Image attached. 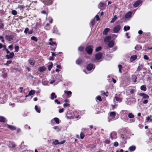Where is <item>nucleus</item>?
<instances>
[{"label":"nucleus","instance_id":"obj_1","mask_svg":"<svg viewBox=\"0 0 152 152\" xmlns=\"http://www.w3.org/2000/svg\"><path fill=\"white\" fill-rule=\"evenodd\" d=\"M128 117L129 118H130V119L129 120L127 118H124L123 119L124 121L128 123H133L135 121V119L133 118L134 117V116L132 113H129L128 114Z\"/></svg>","mask_w":152,"mask_h":152},{"label":"nucleus","instance_id":"obj_2","mask_svg":"<svg viewBox=\"0 0 152 152\" xmlns=\"http://www.w3.org/2000/svg\"><path fill=\"white\" fill-rule=\"evenodd\" d=\"M93 48V47L92 45L88 46L86 48V51L88 54H91L92 53Z\"/></svg>","mask_w":152,"mask_h":152},{"label":"nucleus","instance_id":"obj_3","mask_svg":"<svg viewBox=\"0 0 152 152\" xmlns=\"http://www.w3.org/2000/svg\"><path fill=\"white\" fill-rule=\"evenodd\" d=\"M146 78L147 81L152 84V74L148 73V75L146 76Z\"/></svg>","mask_w":152,"mask_h":152},{"label":"nucleus","instance_id":"obj_4","mask_svg":"<svg viewBox=\"0 0 152 152\" xmlns=\"http://www.w3.org/2000/svg\"><path fill=\"white\" fill-rule=\"evenodd\" d=\"M43 2L45 5H50L53 3V0H42Z\"/></svg>","mask_w":152,"mask_h":152},{"label":"nucleus","instance_id":"obj_5","mask_svg":"<svg viewBox=\"0 0 152 152\" xmlns=\"http://www.w3.org/2000/svg\"><path fill=\"white\" fill-rule=\"evenodd\" d=\"M121 28V26L119 25L115 26L113 29V31L114 33H117L120 30Z\"/></svg>","mask_w":152,"mask_h":152},{"label":"nucleus","instance_id":"obj_6","mask_svg":"<svg viewBox=\"0 0 152 152\" xmlns=\"http://www.w3.org/2000/svg\"><path fill=\"white\" fill-rule=\"evenodd\" d=\"M102 57V53H98L95 55V58L96 60H99L101 59Z\"/></svg>","mask_w":152,"mask_h":152},{"label":"nucleus","instance_id":"obj_7","mask_svg":"<svg viewBox=\"0 0 152 152\" xmlns=\"http://www.w3.org/2000/svg\"><path fill=\"white\" fill-rule=\"evenodd\" d=\"M136 102V99H134L133 100H132L130 99H128L127 100L126 103L127 105H130L131 104L135 103Z\"/></svg>","mask_w":152,"mask_h":152},{"label":"nucleus","instance_id":"obj_8","mask_svg":"<svg viewBox=\"0 0 152 152\" xmlns=\"http://www.w3.org/2000/svg\"><path fill=\"white\" fill-rule=\"evenodd\" d=\"M95 67V66L92 64H88L87 67V69L88 71L91 70L92 69H94Z\"/></svg>","mask_w":152,"mask_h":152},{"label":"nucleus","instance_id":"obj_9","mask_svg":"<svg viewBox=\"0 0 152 152\" xmlns=\"http://www.w3.org/2000/svg\"><path fill=\"white\" fill-rule=\"evenodd\" d=\"M14 36L13 35H6L5 36V38L8 41H10L12 40Z\"/></svg>","mask_w":152,"mask_h":152},{"label":"nucleus","instance_id":"obj_10","mask_svg":"<svg viewBox=\"0 0 152 152\" xmlns=\"http://www.w3.org/2000/svg\"><path fill=\"white\" fill-rule=\"evenodd\" d=\"M9 147L10 148H13L16 147V145L14 142L10 141L8 144Z\"/></svg>","mask_w":152,"mask_h":152},{"label":"nucleus","instance_id":"obj_11","mask_svg":"<svg viewBox=\"0 0 152 152\" xmlns=\"http://www.w3.org/2000/svg\"><path fill=\"white\" fill-rule=\"evenodd\" d=\"M142 1L140 0L137 1L133 4V6L134 7H138L141 3Z\"/></svg>","mask_w":152,"mask_h":152},{"label":"nucleus","instance_id":"obj_12","mask_svg":"<svg viewBox=\"0 0 152 152\" xmlns=\"http://www.w3.org/2000/svg\"><path fill=\"white\" fill-rule=\"evenodd\" d=\"M139 94L140 96H142L144 99H148L149 98V96L148 95L144 93H140Z\"/></svg>","mask_w":152,"mask_h":152},{"label":"nucleus","instance_id":"obj_13","mask_svg":"<svg viewBox=\"0 0 152 152\" xmlns=\"http://www.w3.org/2000/svg\"><path fill=\"white\" fill-rule=\"evenodd\" d=\"M14 53L13 52H11L9 55H6V57L7 59H9L12 58L14 56Z\"/></svg>","mask_w":152,"mask_h":152},{"label":"nucleus","instance_id":"obj_14","mask_svg":"<svg viewBox=\"0 0 152 152\" xmlns=\"http://www.w3.org/2000/svg\"><path fill=\"white\" fill-rule=\"evenodd\" d=\"M132 14V12L131 11L129 12H127L125 15V18L128 19L129 18H131V15Z\"/></svg>","mask_w":152,"mask_h":152},{"label":"nucleus","instance_id":"obj_15","mask_svg":"<svg viewBox=\"0 0 152 152\" xmlns=\"http://www.w3.org/2000/svg\"><path fill=\"white\" fill-rule=\"evenodd\" d=\"M35 93V91L34 90H31L29 91L28 94L25 96V97L26 98L28 96H29L31 95H34Z\"/></svg>","mask_w":152,"mask_h":152},{"label":"nucleus","instance_id":"obj_16","mask_svg":"<svg viewBox=\"0 0 152 152\" xmlns=\"http://www.w3.org/2000/svg\"><path fill=\"white\" fill-rule=\"evenodd\" d=\"M117 134L115 132H113L111 133L110 134V137L112 140L114 138H115Z\"/></svg>","mask_w":152,"mask_h":152},{"label":"nucleus","instance_id":"obj_17","mask_svg":"<svg viewBox=\"0 0 152 152\" xmlns=\"http://www.w3.org/2000/svg\"><path fill=\"white\" fill-rule=\"evenodd\" d=\"M46 70L45 67L43 66L39 68L38 70L40 72H42Z\"/></svg>","mask_w":152,"mask_h":152},{"label":"nucleus","instance_id":"obj_18","mask_svg":"<svg viewBox=\"0 0 152 152\" xmlns=\"http://www.w3.org/2000/svg\"><path fill=\"white\" fill-rule=\"evenodd\" d=\"M64 92L67 95V96L68 97H71L72 93L70 91H64Z\"/></svg>","mask_w":152,"mask_h":152},{"label":"nucleus","instance_id":"obj_19","mask_svg":"<svg viewBox=\"0 0 152 152\" xmlns=\"http://www.w3.org/2000/svg\"><path fill=\"white\" fill-rule=\"evenodd\" d=\"M136 148L135 146L134 145H132L129 147V149L130 151H133L135 150Z\"/></svg>","mask_w":152,"mask_h":152},{"label":"nucleus","instance_id":"obj_20","mask_svg":"<svg viewBox=\"0 0 152 152\" xmlns=\"http://www.w3.org/2000/svg\"><path fill=\"white\" fill-rule=\"evenodd\" d=\"M114 44V42L113 41H110L109 42V43L108 44V46L110 48H111V47H112L113 46Z\"/></svg>","mask_w":152,"mask_h":152},{"label":"nucleus","instance_id":"obj_21","mask_svg":"<svg viewBox=\"0 0 152 152\" xmlns=\"http://www.w3.org/2000/svg\"><path fill=\"white\" fill-rule=\"evenodd\" d=\"M137 58V56L136 55L132 56L130 58V61H133L135 60Z\"/></svg>","mask_w":152,"mask_h":152},{"label":"nucleus","instance_id":"obj_22","mask_svg":"<svg viewBox=\"0 0 152 152\" xmlns=\"http://www.w3.org/2000/svg\"><path fill=\"white\" fill-rule=\"evenodd\" d=\"M104 3L101 2L98 5V7L100 9L102 10L103 9Z\"/></svg>","mask_w":152,"mask_h":152},{"label":"nucleus","instance_id":"obj_23","mask_svg":"<svg viewBox=\"0 0 152 152\" xmlns=\"http://www.w3.org/2000/svg\"><path fill=\"white\" fill-rule=\"evenodd\" d=\"M137 78V77L135 75H134L132 76V80L133 82L135 83L136 82Z\"/></svg>","mask_w":152,"mask_h":152},{"label":"nucleus","instance_id":"obj_24","mask_svg":"<svg viewBox=\"0 0 152 152\" xmlns=\"http://www.w3.org/2000/svg\"><path fill=\"white\" fill-rule=\"evenodd\" d=\"M57 97V96L54 93H52L51 95V99L53 100L55 98H56Z\"/></svg>","mask_w":152,"mask_h":152},{"label":"nucleus","instance_id":"obj_25","mask_svg":"<svg viewBox=\"0 0 152 152\" xmlns=\"http://www.w3.org/2000/svg\"><path fill=\"white\" fill-rule=\"evenodd\" d=\"M110 29L108 28H106L103 31V34H104L107 35V34L108 32L109 31Z\"/></svg>","mask_w":152,"mask_h":152},{"label":"nucleus","instance_id":"obj_26","mask_svg":"<svg viewBox=\"0 0 152 152\" xmlns=\"http://www.w3.org/2000/svg\"><path fill=\"white\" fill-rule=\"evenodd\" d=\"M111 39V37L108 36L106 37L104 39V41L105 42H108Z\"/></svg>","mask_w":152,"mask_h":152},{"label":"nucleus","instance_id":"obj_27","mask_svg":"<svg viewBox=\"0 0 152 152\" xmlns=\"http://www.w3.org/2000/svg\"><path fill=\"white\" fill-rule=\"evenodd\" d=\"M7 127L12 130H14L16 129V127L15 126L9 125H7Z\"/></svg>","mask_w":152,"mask_h":152},{"label":"nucleus","instance_id":"obj_28","mask_svg":"<svg viewBox=\"0 0 152 152\" xmlns=\"http://www.w3.org/2000/svg\"><path fill=\"white\" fill-rule=\"evenodd\" d=\"M116 115V113L114 112H110V116L111 117L115 118V116Z\"/></svg>","mask_w":152,"mask_h":152},{"label":"nucleus","instance_id":"obj_29","mask_svg":"<svg viewBox=\"0 0 152 152\" xmlns=\"http://www.w3.org/2000/svg\"><path fill=\"white\" fill-rule=\"evenodd\" d=\"M115 99L116 101H117L119 102H121L122 100V99L121 98H120L118 96H115V98L114 99V100H115Z\"/></svg>","mask_w":152,"mask_h":152},{"label":"nucleus","instance_id":"obj_30","mask_svg":"<svg viewBox=\"0 0 152 152\" xmlns=\"http://www.w3.org/2000/svg\"><path fill=\"white\" fill-rule=\"evenodd\" d=\"M117 19V18L116 15H115L114 17V18H112V20L110 21V23H114L115 21Z\"/></svg>","mask_w":152,"mask_h":152},{"label":"nucleus","instance_id":"obj_31","mask_svg":"<svg viewBox=\"0 0 152 152\" xmlns=\"http://www.w3.org/2000/svg\"><path fill=\"white\" fill-rule=\"evenodd\" d=\"M140 89L144 91L146 90V86L145 85L142 86L140 87Z\"/></svg>","mask_w":152,"mask_h":152},{"label":"nucleus","instance_id":"obj_32","mask_svg":"<svg viewBox=\"0 0 152 152\" xmlns=\"http://www.w3.org/2000/svg\"><path fill=\"white\" fill-rule=\"evenodd\" d=\"M82 61V59L81 58H79L76 61V62L77 64H79L81 63Z\"/></svg>","mask_w":152,"mask_h":152},{"label":"nucleus","instance_id":"obj_33","mask_svg":"<svg viewBox=\"0 0 152 152\" xmlns=\"http://www.w3.org/2000/svg\"><path fill=\"white\" fill-rule=\"evenodd\" d=\"M53 33H54L57 34L58 32V30L57 28L55 26H54L53 28Z\"/></svg>","mask_w":152,"mask_h":152},{"label":"nucleus","instance_id":"obj_34","mask_svg":"<svg viewBox=\"0 0 152 152\" xmlns=\"http://www.w3.org/2000/svg\"><path fill=\"white\" fill-rule=\"evenodd\" d=\"M115 120L114 118L109 116L108 118V121L109 122H110L111 121Z\"/></svg>","mask_w":152,"mask_h":152},{"label":"nucleus","instance_id":"obj_35","mask_svg":"<svg viewBox=\"0 0 152 152\" xmlns=\"http://www.w3.org/2000/svg\"><path fill=\"white\" fill-rule=\"evenodd\" d=\"M53 128L57 130V132L59 131L61 129L58 126H55L53 127Z\"/></svg>","mask_w":152,"mask_h":152},{"label":"nucleus","instance_id":"obj_36","mask_svg":"<svg viewBox=\"0 0 152 152\" xmlns=\"http://www.w3.org/2000/svg\"><path fill=\"white\" fill-rule=\"evenodd\" d=\"M130 27L129 26H125L124 28V31H126L127 30H128L130 29Z\"/></svg>","mask_w":152,"mask_h":152},{"label":"nucleus","instance_id":"obj_37","mask_svg":"<svg viewBox=\"0 0 152 152\" xmlns=\"http://www.w3.org/2000/svg\"><path fill=\"white\" fill-rule=\"evenodd\" d=\"M53 119L57 124H58L60 122L59 121V119L58 118H55Z\"/></svg>","mask_w":152,"mask_h":152},{"label":"nucleus","instance_id":"obj_38","mask_svg":"<svg viewBox=\"0 0 152 152\" xmlns=\"http://www.w3.org/2000/svg\"><path fill=\"white\" fill-rule=\"evenodd\" d=\"M5 118L2 116H0V121L4 122L5 121Z\"/></svg>","mask_w":152,"mask_h":152},{"label":"nucleus","instance_id":"obj_39","mask_svg":"<svg viewBox=\"0 0 152 152\" xmlns=\"http://www.w3.org/2000/svg\"><path fill=\"white\" fill-rule=\"evenodd\" d=\"M29 62L30 64L32 65H33L35 64L34 61L31 59H30L29 60Z\"/></svg>","mask_w":152,"mask_h":152},{"label":"nucleus","instance_id":"obj_40","mask_svg":"<svg viewBox=\"0 0 152 152\" xmlns=\"http://www.w3.org/2000/svg\"><path fill=\"white\" fill-rule=\"evenodd\" d=\"M35 109L38 113H40V109L39 108H38L37 106H35Z\"/></svg>","mask_w":152,"mask_h":152},{"label":"nucleus","instance_id":"obj_41","mask_svg":"<svg viewBox=\"0 0 152 152\" xmlns=\"http://www.w3.org/2000/svg\"><path fill=\"white\" fill-rule=\"evenodd\" d=\"M12 62V61H11V60L7 61V63H5V64H4V65H6V66H8L9 64L11 63Z\"/></svg>","mask_w":152,"mask_h":152},{"label":"nucleus","instance_id":"obj_42","mask_svg":"<svg viewBox=\"0 0 152 152\" xmlns=\"http://www.w3.org/2000/svg\"><path fill=\"white\" fill-rule=\"evenodd\" d=\"M59 142L57 140H55L53 141L52 143L54 145H56L58 144Z\"/></svg>","mask_w":152,"mask_h":152},{"label":"nucleus","instance_id":"obj_43","mask_svg":"<svg viewBox=\"0 0 152 152\" xmlns=\"http://www.w3.org/2000/svg\"><path fill=\"white\" fill-rule=\"evenodd\" d=\"M31 39L33 40H34L35 42H37V37L34 36H32L31 37Z\"/></svg>","mask_w":152,"mask_h":152},{"label":"nucleus","instance_id":"obj_44","mask_svg":"<svg viewBox=\"0 0 152 152\" xmlns=\"http://www.w3.org/2000/svg\"><path fill=\"white\" fill-rule=\"evenodd\" d=\"M53 66V64L51 63V64L49 65L48 66V69L49 71H50L51 68Z\"/></svg>","mask_w":152,"mask_h":152},{"label":"nucleus","instance_id":"obj_45","mask_svg":"<svg viewBox=\"0 0 152 152\" xmlns=\"http://www.w3.org/2000/svg\"><path fill=\"white\" fill-rule=\"evenodd\" d=\"M49 44L52 46H53L54 45H56V44L55 42H49Z\"/></svg>","mask_w":152,"mask_h":152},{"label":"nucleus","instance_id":"obj_46","mask_svg":"<svg viewBox=\"0 0 152 152\" xmlns=\"http://www.w3.org/2000/svg\"><path fill=\"white\" fill-rule=\"evenodd\" d=\"M15 52H17L19 50V47L18 46L16 45L15 46Z\"/></svg>","mask_w":152,"mask_h":152},{"label":"nucleus","instance_id":"obj_47","mask_svg":"<svg viewBox=\"0 0 152 152\" xmlns=\"http://www.w3.org/2000/svg\"><path fill=\"white\" fill-rule=\"evenodd\" d=\"M84 48L83 46H80L79 47L78 50L79 51H82L84 49Z\"/></svg>","mask_w":152,"mask_h":152},{"label":"nucleus","instance_id":"obj_48","mask_svg":"<svg viewBox=\"0 0 152 152\" xmlns=\"http://www.w3.org/2000/svg\"><path fill=\"white\" fill-rule=\"evenodd\" d=\"M95 22V20L93 19L91 21L90 24L93 26L94 25Z\"/></svg>","mask_w":152,"mask_h":152},{"label":"nucleus","instance_id":"obj_49","mask_svg":"<svg viewBox=\"0 0 152 152\" xmlns=\"http://www.w3.org/2000/svg\"><path fill=\"white\" fill-rule=\"evenodd\" d=\"M141 69V68L140 66H138L137 69V70L135 72V73H137L139 71H140Z\"/></svg>","mask_w":152,"mask_h":152},{"label":"nucleus","instance_id":"obj_50","mask_svg":"<svg viewBox=\"0 0 152 152\" xmlns=\"http://www.w3.org/2000/svg\"><path fill=\"white\" fill-rule=\"evenodd\" d=\"M12 13L14 15H16L17 14V12L15 10H13L12 11Z\"/></svg>","mask_w":152,"mask_h":152},{"label":"nucleus","instance_id":"obj_51","mask_svg":"<svg viewBox=\"0 0 152 152\" xmlns=\"http://www.w3.org/2000/svg\"><path fill=\"white\" fill-rule=\"evenodd\" d=\"M18 8H19L21 10H23L24 7L22 5H19L18 6Z\"/></svg>","mask_w":152,"mask_h":152},{"label":"nucleus","instance_id":"obj_52","mask_svg":"<svg viewBox=\"0 0 152 152\" xmlns=\"http://www.w3.org/2000/svg\"><path fill=\"white\" fill-rule=\"evenodd\" d=\"M102 49V47L100 46H99L95 50V51L96 52H98L101 50Z\"/></svg>","mask_w":152,"mask_h":152},{"label":"nucleus","instance_id":"obj_53","mask_svg":"<svg viewBox=\"0 0 152 152\" xmlns=\"http://www.w3.org/2000/svg\"><path fill=\"white\" fill-rule=\"evenodd\" d=\"M118 67L119 68V72L120 73H121V69H122V66L121 65H118Z\"/></svg>","mask_w":152,"mask_h":152},{"label":"nucleus","instance_id":"obj_54","mask_svg":"<svg viewBox=\"0 0 152 152\" xmlns=\"http://www.w3.org/2000/svg\"><path fill=\"white\" fill-rule=\"evenodd\" d=\"M84 134L83 132H81L80 134V137L81 139H83L84 137Z\"/></svg>","mask_w":152,"mask_h":152},{"label":"nucleus","instance_id":"obj_55","mask_svg":"<svg viewBox=\"0 0 152 152\" xmlns=\"http://www.w3.org/2000/svg\"><path fill=\"white\" fill-rule=\"evenodd\" d=\"M63 106L64 107H69L70 106V104L68 103H65L63 105Z\"/></svg>","mask_w":152,"mask_h":152},{"label":"nucleus","instance_id":"obj_56","mask_svg":"<svg viewBox=\"0 0 152 152\" xmlns=\"http://www.w3.org/2000/svg\"><path fill=\"white\" fill-rule=\"evenodd\" d=\"M4 28V24L2 23H0V28L3 29Z\"/></svg>","mask_w":152,"mask_h":152},{"label":"nucleus","instance_id":"obj_57","mask_svg":"<svg viewBox=\"0 0 152 152\" xmlns=\"http://www.w3.org/2000/svg\"><path fill=\"white\" fill-rule=\"evenodd\" d=\"M135 91V90L134 89H130V92L132 94H133Z\"/></svg>","mask_w":152,"mask_h":152},{"label":"nucleus","instance_id":"obj_58","mask_svg":"<svg viewBox=\"0 0 152 152\" xmlns=\"http://www.w3.org/2000/svg\"><path fill=\"white\" fill-rule=\"evenodd\" d=\"M8 47L11 50H12L13 49V46L12 45H9Z\"/></svg>","mask_w":152,"mask_h":152},{"label":"nucleus","instance_id":"obj_59","mask_svg":"<svg viewBox=\"0 0 152 152\" xmlns=\"http://www.w3.org/2000/svg\"><path fill=\"white\" fill-rule=\"evenodd\" d=\"M114 145L115 147H117L118 145V143L117 142H115L114 143Z\"/></svg>","mask_w":152,"mask_h":152},{"label":"nucleus","instance_id":"obj_60","mask_svg":"<svg viewBox=\"0 0 152 152\" xmlns=\"http://www.w3.org/2000/svg\"><path fill=\"white\" fill-rule=\"evenodd\" d=\"M29 31V29L28 28H26L25 29V30L24 31V32L25 34H27L28 32Z\"/></svg>","mask_w":152,"mask_h":152},{"label":"nucleus","instance_id":"obj_61","mask_svg":"<svg viewBox=\"0 0 152 152\" xmlns=\"http://www.w3.org/2000/svg\"><path fill=\"white\" fill-rule=\"evenodd\" d=\"M56 80H50V84H53L55 82Z\"/></svg>","mask_w":152,"mask_h":152},{"label":"nucleus","instance_id":"obj_62","mask_svg":"<svg viewBox=\"0 0 152 152\" xmlns=\"http://www.w3.org/2000/svg\"><path fill=\"white\" fill-rule=\"evenodd\" d=\"M144 58L145 60H148L149 59V58L148 57V56L146 55H144Z\"/></svg>","mask_w":152,"mask_h":152},{"label":"nucleus","instance_id":"obj_63","mask_svg":"<svg viewBox=\"0 0 152 152\" xmlns=\"http://www.w3.org/2000/svg\"><path fill=\"white\" fill-rule=\"evenodd\" d=\"M45 29L48 30L50 29L51 28L50 26H45Z\"/></svg>","mask_w":152,"mask_h":152},{"label":"nucleus","instance_id":"obj_64","mask_svg":"<svg viewBox=\"0 0 152 152\" xmlns=\"http://www.w3.org/2000/svg\"><path fill=\"white\" fill-rule=\"evenodd\" d=\"M96 98L98 100H99V101H102V99L101 98V97L100 96H97L96 97Z\"/></svg>","mask_w":152,"mask_h":152}]
</instances>
